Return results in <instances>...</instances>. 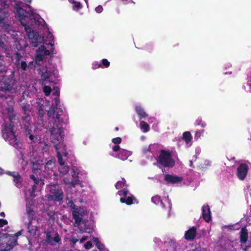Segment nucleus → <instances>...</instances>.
Listing matches in <instances>:
<instances>
[{
	"mask_svg": "<svg viewBox=\"0 0 251 251\" xmlns=\"http://www.w3.org/2000/svg\"><path fill=\"white\" fill-rule=\"evenodd\" d=\"M20 101V105L22 107V109L25 113V114H27L26 112L29 111L30 106L29 104H27L26 103H25V97L24 96H22Z\"/></svg>",
	"mask_w": 251,
	"mask_h": 251,
	"instance_id": "b1692460",
	"label": "nucleus"
},
{
	"mask_svg": "<svg viewBox=\"0 0 251 251\" xmlns=\"http://www.w3.org/2000/svg\"><path fill=\"white\" fill-rule=\"evenodd\" d=\"M87 239V236H83L80 240V242L83 243Z\"/></svg>",
	"mask_w": 251,
	"mask_h": 251,
	"instance_id": "3c124183",
	"label": "nucleus"
},
{
	"mask_svg": "<svg viewBox=\"0 0 251 251\" xmlns=\"http://www.w3.org/2000/svg\"><path fill=\"white\" fill-rule=\"evenodd\" d=\"M21 57V56L19 54L17 53L16 54V58H17V61L16 62V64L17 65L20 66L23 70H25L27 67V64L25 63V62L24 61H22L21 62H20V58Z\"/></svg>",
	"mask_w": 251,
	"mask_h": 251,
	"instance_id": "bb28decb",
	"label": "nucleus"
},
{
	"mask_svg": "<svg viewBox=\"0 0 251 251\" xmlns=\"http://www.w3.org/2000/svg\"><path fill=\"white\" fill-rule=\"evenodd\" d=\"M37 153L36 151H33L30 152V156L31 157L30 161L32 164V170L34 174L38 175L41 173V170L43 167L44 168V172H47L49 174V172H52L55 163V159L52 157L46 162L45 165H43V160H40L37 158Z\"/></svg>",
	"mask_w": 251,
	"mask_h": 251,
	"instance_id": "7ed1b4c3",
	"label": "nucleus"
},
{
	"mask_svg": "<svg viewBox=\"0 0 251 251\" xmlns=\"http://www.w3.org/2000/svg\"><path fill=\"white\" fill-rule=\"evenodd\" d=\"M151 201L156 204H158L160 202L162 206L165 207L169 211L171 208V204L168 198H165L163 201H160V198L158 196H155L152 197Z\"/></svg>",
	"mask_w": 251,
	"mask_h": 251,
	"instance_id": "dca6fc26",
	"label": "nucleus"
},
{
	"mask_svg": "<svg viewBox=\"0 0 251 251\" xmlns=\"http://www.w3.org/2000/svg\"><path fill=\"white\" fill-rule=\"evenodd\" d=\"M116 129L117 130H118V127H116Z\"/></svg>",
	"mask_w": 251,
	"mask_h": 251,
	"instance_id": "0e129e2a",
	"label": "nucleus"
},
{
	"mask_svg": "<svg viewBox=\"0 0 251 251\" xmlns=\"http://www.w3.org/2000/svg\"><path fill=\"white\" fill-rule=\"evenodd\" d=\"M205 125H206V124H202V125H201V126H202V127H204V126H205Z\"/></svg>",
	"mask_w": 251,
	"mask_h": 251,
	"instance_id": "13d9d810",
	"label": "nucleus"
},
{
	"mask_svg": "<svg viewBox=\"0 0 251 251\" xmlns=\"http://www.w3.org/2000/svg\"><path fill=\"white\" fill-rule=\"evenodd\" d=\"M78 174V172L76 171V170H75V168H73V173H72V177L74 179L73 180L78 179H77Z\"/></svg>",
	"mask_w": 251,
	"mask_h": 251,
	"instance_id": "f704fd0d",
	"label": "nucleus"
},
{
	"mask_svg": "<svg viewBox=\"0 0 251 251\" xmlns=\"http://www.w3.org/2000/svg\"><path fill=\"white\" fill-rule=\"evenodd\" d=\"M248 166L245 164H241L237 169V176L240 180H244L248 171Z\"/></svg>",
	"mask_w": 251,
	"mask_h": 251,
	"instance_id": "f3484780",
	"label": "nucleus"
},
{
	"mask_svg": "<svg viewBox=\"0 0 251 251\" xmlns=\"http://www.w3.org/2000/svg\"><path fill=\"white\" fill-rule=\"evenodd\" d=\"M92 244L91 242H90V241L87 242L84 244V247L86 249H90L92 248Z\"/></svg>",
	"mask_w": 251,
	"mask_h": 251,
	"instance_id": "58836bf2",
	"label": "nucleus"
},
{
	"mask_svg": "<svg viewBox=\"0 0 251 251\" xmlns=\"http://www.w3.org/2000/svg\"><path fill=\"white\" fill-rule=\"evenodd\" d=\"M203 131H204L203 130L197 131L195 133V138L196 139H198V138H199L201 136V135L203 134Z\"/></svg>",
	"mask_w": 251,
	"mask_h": 251,
	"instance_id": "c9c22d12",
	"label": "nucleus"
},
{
	"mask_svg": "<svg viewBox=\"0 0 251 251\" xmlns=\"http://www.w3.org/2000/svg\"><path fill=\"white\" fill-rule=\"evenodd\" d=\"M6 3L5 2H0V21H2L5 16L6 12L3 10V9L5 8Z\"/></svg>",
	"mask_w": 251,
	"mask_h": 251,
	"instance_id": "cd10ccee",
	"label": "nucleus"
},
{
	"mask_svg": "<svg viewBox=\"0 0 251 251\" xmlns=\"http://www.w3.org/2000/svg\"><path fill=\"white\" fill-rule=\"evenodd\" d=\"M69 2L73 4V9L74 10L77 11L81 8V4L80 2L75 0H69Z\"/></svg>",
	"mask_w": 251,
	"mask_h": 251,
	"instance_id": "c85d7f7f",
	"label": "nucleus"
},
{
	"mask_svg": "<svg viewBox=\"0 0 251 251\" xmlns=\"http://www.w3.org/2000/svg\"><path fill=\"white\" fill-rule=\"evenodd\" d=\"M8 26H9L8 25H6V27H5V29H8Z\"/></svg>",
	"mask_w": 251,
	"mask_h": 251,
	"instance_id": "052dcab7",
	"label": "nucleus"
},
{
	"mask_svg": "<svg viewBox=\"0 0 251 251\" xmlns=\"http://www.w3.org/2000/svg\"><path fill=\"white\" fill-rule=\"evenodd\" d=\"M39 116H40V117L41 118L43 115H44V111L43 110V109L42 108H40L39 109Z\"/></svg>",
	"mask_w": 251,
	"mask_h": 251,
	"instance_id": "09e8293b",
	"label": "nucleus"
},
{
	"mask_svg": "<svg viewBox=\"0 0 251 251\" xmlns=\"http://www.w3.org/2000/svg\"><path fill=\"white\" fill-rule=\"evenodd\" d=\"M35 22V25H41L43 27L44 29L47 32V35H46L45 41H49V44L51 46L53 45V37L52 34L49 31V28L45 25V21L44 20L39 17V16H37L34 18Z\"/></svg>",
	"mask_w": 251,
	"mask_h": 251,
	"instance_id": "f8f14e48",
	"label": "nucleus"
},
{
	"mask_svg": "<svg viewBox=\"0 0 251 251\" xmlns=\"http://www.w3.org/2000/svg\"><path fill=\"white\" fill-rule=\"evenodd\" d=\"M190 166H192V161L191 160L190 161Z\"/></svg>",
	"mask_w": 251,
	"mask_h": 251,
	"instance_id": "bf43d9fd",
	"label": "nucleus"
},
{
	"mask_svg": "<svg viewBox=\"0 0 251 251\" xmlns=\"http://www.w3.org/2000/svg\"><path fill=\"white\" fill-rule=\"evenodd\" d=\"M22 25L25 27V29L28 34V37L30 45L33 47L41 46L36 50L35 56V62L38 65H41L44 63L46 59L47 56L50 54L51 51L47 50L45 47L42 44L44 43V38L40 36L37 32H35L31 27V25H27L22 21Z\"/></svg>",
	"mask_w": 251,
	"mask_h": 251,
	"instance_id": "f03ea898",
	"label": "nucleus"
},
{
	"mask_svg": "<svg viewBox=\"0 0 251 251\" xmlns=\"http://www.w3.org/2000/svg\"><path fill=\"white\" fill-rule=\"evenodd\" d=\"M27 1H28V2H30L31 1V0H27Z\"/></svg>",
	"mask_w": 251,
	"mask_h": 251,
	"instance_id": "e2e57ef3",
	"label": "nucleus"
},
{
	"mask_svg": "<svg viewBox=\"0 0 251 251\" xmlns=\"http://www.w3.org/2000/svg\"><path fill=\"white\" fill-rule=\"evenodd\" d=\"M0 215L2 217H5V213L3 212H2L0 213Z\"/></svg>",
	"mask_w": 251,
	"mask_h": 251,
	"instance_id": "6e6d98bb",
	"label": "nucleus"
},
{
	"mask_svg": "<svg viewBox=\"0 0 251 251\" xmlns=\"http://www.w3.org/2000/svg\"><path fill=\"white\" fill-rule=\"evenodd\" d=\"M158 162L165 167H172L175 165V161L170 153L164 151H161L160 154Z\"/></svg>",
	"mask_w": 251,
	"mask_h": 251,
	"instance_id": "9b49d317",
	"label": "nucleus"
},
{
	"mask_svg": "<svg viewBox=\"0 0 251 251\" xmlns=\"http://www.w3.org/2000/svg\"><path fill=\"white\" fill-rule=\"evenodd\" d=\"M248 239V232L245 228H243L240 232V240L242 243L247 242Z\"/></svg>",
	"mask_w": 251,
	"mask_h": 251,
	"instance_id": "a878e982",
	"label": "nucleus"
},
{
	"mask_svg": "<svg viewBox=\"0 0 251 251\" xmlns=\"http://www.w3.org/2000/svg\"><path fill=\"white\" fill-rule=\"evenodd\" d=\"M165 244L170 251H174L176 249V244L174 240H171L169 241H166Z\"/></svg>",
	"mask_w": 251,
	"mask_h": 251,
	"instance_id": "393cba45",
	"label": "nucleus"
},
{
	"mask_svg": "<svg viewBox=\"0 0 251 251\" xmlns=\"http://www.w3.org/2000/svg\"><path fill=\"white\" fill-rule=\"evenodd\" d=\"M34 212L33 210L30 208L26 207V215L28 222L27 224V227L28 230V232L32 236H34L38 234V228L36 226L32 225V218L34 216Z\"/></svg>",
	"mask_w": 251,
	"mask_h": 251,
	"instance_id": "9d476101",
	"label": "nucleus"
},
{
	"mask_svg": "<svg viewBox=\"0 0 251 251\" xmlns=\"http://www.w3.org/2000/svg\"><path fill=\"white\" fill-rule=\"evenodd\" d=\"M5 173L13 177V180L15 183L16 186L18 187L21 182V177L19 174L18 172L10 171H7Z\"/></svg>",
	"mask_w": 251,
	"mask_h": 251,
	"instance_id": "aec40b11",
	"label": "nucleus"
},
{
	"mask_svg": "<svg viewBox=\"0 0 251 251\" xmlns=\"http://www.w3.org/2000/svg\"><path fill=\"white\" fill-rule=\"evenodd\" d=\"M7 224L8 222L6 220L0 219V227H3L4 226L6 225Z\"/></svg>",
	"mask_w": 251,
	"mask_h": 251,
	"instance_id": "ea45409f",
	"label": "nucleus"
},
{
	"mask_svg": "<svg viewBox=\"0 0 251 251\" xmlns=\"http://www.w3.org/2000/svg\"><path fill=\"white\" fill-rule=\"evenodd\" d=\"M121 138L120 137H117L113 139L112 142L115 144H119L121 142Z\"/></svg>",
	"mask_w": 251,
	"mask_h": 251,
	"instance_id": "4c0bfd02",
	"label": "nucleus"
},
{
	"mask_svg": "<svg viewBox=\"0 0 251 251\" xmlns=\"http://www.w3.org/2000/svg\"><path fill=\"white\" fill-rule=\"evenodd\" d=\"M44 146H45V147H44V150H45V151H47L49 150V146H48L47 145H46V144H45V145H44Z\"/></svg>",
	"mask_w": 251,
	"mask_h": 251,
	"instance_id": "864d4df0",
	"label": "nucleus"
},
{
	"mask_svg": "<svg viewBox=\"0 0 251 251\" xmlns=\"http://www.w3.org/2000/svg\"><path fill=\"white\" fill-rule=\"evenodd\" d=\"M63 181L68 188L74 187L76 184H79L82 186L81 183L80 182V181L78 179H75L70 181L68 178L65 177L63 179Z\"/></svg>",
	"mask_w": 251,
	"mask_h": 251,
	"instance_id": "4be33fe9",
	"label": "nucleus"
},
{
	"mask_svg": "<svg viewBox=\"0 0 251 251\" xmlns=\"http://www.w3.org/2000/svg\"><path fill=\"white\" fill-rule=\"evenodd\" d=\"M26 217H25L24 218V220H25H25H26ZM25 223H26V221H25Z\"/></svg>",
	"mask_w": 251,
	"mask_h": 251,
	"instance_id": "680f3d73",
	"label": "nucleus"
},
{
	"mask_svg": "<svg viewBox=\"0 0 251 251\" xmlns=\"http://www.w3.org/2000/svg\"><path fill=\"white\" fill-rule=\"evenodd\" d=\"M250 196H251V193H250Z\"/></svg>",
	"mask_w": 251,
	"mask_h": 251,
	"instance_id": "774afa93",
	"label": "nucleus"
},
{
	"mask_svg": "<svg viewBox=\"0 0 251 251\" xmlns=\"http://www.w3.org/2000/svg\"><path fill=\"white\" fill-rule=\"evenodd\" d=\"M29 138H30V139L31 140H32L33 139V135H30L29 136Z\"/></svg>",
	"mask_w": 251,
	"mask_h": 251,
	"instance_id": "4d7b16f0",
	"label": "nucleus"
},
{
	"mask_svg": "<svg viewBox=\"0 0 251 251\" xmlns=\"http://www.w3.org/2000/svg\"><path fill=\"white\" fill-rule=\"evenodd\" d=\"M53 95L57 97L54 99L52 106L48 110L49 127L51 134L50 139L53 143L57 151L58 162L60 165L58 170L60 174L65 175L69 172L70 168L65 163L68 158V152L63 142L62 125L66 122L63 117H61L63 114V110L61 108L58 107L59 100L58 98L59 89L57 87L54 88Z\"/></svg>",
	"mask_w": 251,
	"mask_h": 251,
	"instance_id": "f257e3e1",
	"label": "nucleus"
},
{
	"mask_svg": "<svg viewBox=\"0 0 251 251\" xmlns=\"http://www.w3.org/2000/svg\"><path fill=\"white\" fill-rule=\"evenodd\" d=\"M93 241L96 244V245L97 247V248L99 249H101L100 243H99V242L98 241V239L97 238L93 237Z\"/></svg>",
	"mask_w": 251,
	"mask_h": 251,
	"instance_id": "e433bc0d",
	"label": "nucleus"
},
{
	"mask_svg": "<svg viewBox=\"0 0 251 251\" xmlns=\"http://www.w3.org/2000/svg\"><path fill=\"white\" fill-rule=\"evenodd\" d=\"M202 210L203 219L206 222H209L211 218L209 206L208 205H204L202 206Z\"/></svg>",
	"mask_w": 251,
	"mask_h": 251,
	"instance_id": "6ab92c4d",
	"label": "nucleus"
},
{
	"mask_svg": "<svg viewBox=\"0 0 251 251\" xmlns=\"http://www.w3.org/2000/svg\"><path fill=\"white\" fill-rule=\"evenodd\" d=\"M36 188V185H33L32 187V191L30 192V196L31 197H35V195L33 194V192L34 191L35 189Z\"/></svg>",
	"mask_w": 251,
	"mask_h": 251,
	"instance_id": "49530a36",
	"label": "nucleus"
},
{
	"mask_svg": "<svg viewBox=\"0 0 251 251\" xmlns=\"http://www.w3.org/2000/svg\"><path fill=\"white\" fill-rule=\"evenodd\" d=\"M67 204L71 209L73 218L75 219V225L79 228L81 232H87L85 229H81L79 226L84 224L83 218L86 215V211L80 207H75V205L72 200H69L68 195L66 197Z\"/></svg>",
	"mask_w": 251,
	"mask_h": 251,
	"instance_id": "20e7f679",
	"label": "nucleus"
},
{
	"mask_svg": "<svg viewBox=\"0 0 251 251\" xmlns=\"http://www.w3.org/2000/svg\"><path fill=\"white\" fill-rule=\"evenodd\" d=\"M196 228L195 227H192L185 232V239L189 241L193 240L196 235Z\"/></svg>",
	"mask_w": 251,
	"mask_h": 251,
	"instance_id": "412c9836",
	"label": "nucleus"
},
{
	"mask_svg": "<svg viewBox=\"0 0 251 251\" xmlns=\"http://www.w3.org/2000/svg\"><path fill=\"white\" fill-rule=\"evenodd\" d=\"M77 241V240H75L74 242H76Z\"/></svg>",
	"mask_w": 251,
	"mask_h": 251,
	"instance_id": "69168bd1",
	"label": "nucleus"
},
{
	"mask_svg": "<svg viewBox=\"0 0 251 251\" xmlns=\"http://www.w3.org/2000/svg\"><path fill=\"white\" fill-rule=\"evenodd\" d=\"M131 154V153L129 151H126L124 149L120 150L118 154V157L121 160H126L129 156Z\"/></svg>",
	"mask_w": 251,
	"mask_h": 251,
	"instance_id": "5701e85b",
	"label": "nucleus"
},
{
	"mask_svg": "<svg viewBox=\"0 0 251 251\" xmlns=\"http://www.w3.org/2000/svg\"><path fill=\"white\" fill-rule=\"evenodd\" d=\"M164 179L168 183L175 184L181 182L183 180V178L175 175L166 174Z\"/></svg>",
	"mask_w": 251,
	"mask_h": 251,
	"instance_id": "a211bd4d",
	"label": "nucleus"
},
{
	"mask_svg": "<svg viewBox=\"0 0 251 251\" xmlns=\"http://www.w3.org/2000/svg\"><path fill=\"white\" fill-rule=\"evenodd\" d=\"M49 193L47 197L49 201H60L63 200V193L61 188L57 185H50L48 187Z\"/></svg>",
	"mask_w": 251,
	"mask_h": 251,
	"instance_id": "423d86ee",
	"label": "nucleus"
},
{
	"mask_svg": "<svg viewBox=\"0 0 251 251\" xmlns=\"http://www.w3.org/2000/svg\"><path fill=\"white\" fill-rule=\"evenodd\" d=\"M126 180L123 178L122 180L118 181L115 185V187L117 189H121L124 186L127 187V185L125 183Z\"/></svg>",
	"mask_w": 251,
	"mask_h": 251,
	"instance_id": "2f4dec72",
	"label": "nucleus"
},
{
	"mask_svg": "<svg viewBox=\"0 0 251 251\" xmlns=\"http://www.w3.org/2000/svg\"><path fill=\"white\" fill-rule=\"evenodd\" d=\"M101 66V64L100 63H98V62L95 63L93 65V69H95L97 68H98Z\"/></svg>",
	"mask_w": 251,
	"mask_h": 251,
	"instance_id": "c03bdc74",
	"label": "nucleus"
},
{
	"mask_svg": "<svg viewBox=\"0 0 251 251\" xmlns=\"http://www.w3.org/2000/svg\"><path fill=\"white\" fill-rule=\"evenodd\" d=\"M112 150L114 151H119L121 149H120L119 146L116 145L113 147Z\"/></svg>",
	"mask_w": 251,
	"mask_h": 251,
	"instance_id": "a18cd8bd",
	"label": "nucleus"
},
{
	"mask_svg": "<svg viewBox=\"0 0 251 251\" xmlns=\"http://www.w3.org/2000/svg\"><path fill=\"white\" fill-rule=\"evenodd\" d=\"M0 91L5 94L7 97H12L16 93V88L12 80L3 79L0 82Z\"/></svg>",
	"mask_w": 251,
	"mask_h": 251,
	"instance_id": "1a4fd4ad",
	"label": "nucleus"
},
{
	"mask_svg": "<svg viewBox=\"0 0 251 251\" xmlns=\"http://www.w3.org/2000/svg\"><path fill=\"white\" fill-rule=\"evenodd\" d=\"M250 247V246H246L244 247L243 245H242V248L245 251H248V249Z\"/></svg>",
	"mask_w": 251,
	"mask_h": 251,
	"instance_id": "603ef678",
	"label": "nucleus"
},
{
	"mask_svg": "<svg viewBox=\"0 0 251 251\" xmlns=\"http://www.w3.org/2000/svg\"><path fill=\"white\" fill-rule=\"evenodd\" d=\"M118 194L121 196H123L120 198V201L122 203H126L127 205H130L133 203V201H136V199L134 197L129 193V192L126 190L124 189L121 191H119L118 192Z\"/></svg>",
	"mask_w": 251,
	"mask_h": 251,
	"instance_id": "4468645a",
	"label": "nucleus"
},
{
	"mask_svg": "<svg viewBox=\"0 0 251 251\" xmlns=\"http://www.w3.org/2000/svg\"><path fill=\"white\" fill-rule=\"evenodd\" d=\"M30 178L31 179H32L34 181V182H35L36 184H37V181H38V180H37V179L36 178V177H35V176H34V175H31L30 176Z\"/></svg>",
	"mask_w": 251,
	"mask_h": 251,
	"instance_id": "de8ad7c7",
	"label": "nucleus"
},
{
	"mask_svg": "<svg viewBox=\"0 0 251 251\" xmlns=\"http://www.w3.org/2000/svg\"><path fill=\"white\" fill-rule=\"evenodd\" d=\"M102 64L105 66L106 67H108L109 66L110 63L106 59H103L102 60Z\"/></svg>",
	"mask_w": 251,
	"mask_h": 251,
	"instance_id": "79ce46f5",
	"label": "nucleus"
},
{
	"mask_svg": "<svg viewBox=\"0 0 251 251\" xmlns=\"http://www.w3.org/2000/svg\"><path fill=\"white\" fill-rule=\"evenodd\" d=\"M39 72L41 75L42 79L46 82H51L53 81V76L57 77L56 71L52 69L47 66H43L40 68Z\"/></svg>",
	"mask_w": 251,
	"mask_h": 251,
	"instance_id": "6e6552de",
	"label": "nucleus"
},
{
	"mask_svg": "<svg viewBox=\"0 0 251 251\" xmlns=\"http://www.w3.org/2000/svg\"><path fill=\"white\" fill-rule=\"evenodd\" d=\"M103 10V7L101 5H99L95 8V11L98 13H100Z\"/></svg>",
	"mask_w": 251,
	"mask_h": 251,
	"instance_id": "a19ab883",
	"label": "nucleus"
},
{
	"mask_svg": "<svg viewBox=\"0 0 251 251\" xmlns=\"http://www.w3.org/2000/svg\"><path fill=\"white\" fill-rule=\"evenodd\" d=\"M136 111L138 115L140 116V118H145L147 116V115L144 111V109H142L140 106H136Z\"/></svg>",
	"mask_w": 251,
	"mask_h": 251,
	"instance_id": "c756f323",
	"label": "nucleus"
},
{
	"mask_svg": "<svg viewBox=\"0 0 251 251\" xmlns=\"http://www.w3.org/2000/svg\"><path fill=\"white\" fill-rule=\"evenodd\" d=\"M25 117H23V120L25 121V122L28 123L30 120V117L28 115H26Z\"/></svg>",
	"mask_w": 251,
	"mask_h": 251,
	"instance_id": "37998d69",
	"label": "nucleus"
},
{
	"mask_svg": "<svg viewBox=\"0 0 251 251\" xmlns=\"http://www.w3.org/2000/svg\"><path fill=\"white\" fill-rule=\"evenodd\" d=\"M22 234L21 231H19L17 233L12 234H5V238L8 241L7 246L5 248L1 247L0 249V251H9L17 243V239L19 235Z\"/></svg>",
	"mask_w": 251,
	"mask_h": 251,
	"instance_id": "ddd939ff",
	"label": "nucleus"
},
{
	"mask_svg": "<svg viewBox=\"0 0 251 251\" xmlns=\"http://www.w3.org/2000/svg\"><path fill=\"white\" fill-rule=\"evenodd\" d=\"M183 137L187 143L189 142L191 140V135L189 132H185L183 134Z\"/></svg>",
	"mask_w": 251,
	"mask_h": 251,
	"instance_id": "473e14b6",
	"label": "nucleus"
},
{
	"mask_svg": "<svg viewBox=\"0 0 251 251\" xmlns=\"http://www.w3.org/2000/svg\"><path fill=\"white\" fill-rule=\"evenodd\" d=\"M16 6L15 8L16 9V15L19 17L20 19L21 23L22 24V21L24 22L27 25H29V24H27L25 21H26L27 20H29L30 21V25L31 26H33L35 25V22L34 18L36 17L37 15H30V14L25 10L22 7H21L17 3H15Z\"/></svg>",
	"mask_w": 251,
	"mask_h": 251,
	"instance_id": "0eeeda50",
	"label": "nucleus"
},
{
	"mask_svg": "<svg viewBox=\"0 0 251 251\" xmlns=\"http://www.w3.org/2000/svg\"><path fill=\"white\" fill-rule=\"evenodd\" d=\"M13 124L11 122L5 123L2 126V135L5 141L17 149L21 148L19 143L13 131Z\"/></svg>",
	"mask_w": 251,
	"mask_h": 251,
	"instance_id": "39448f33",
	"label": "nucleus"
},
{
	"mask_svg": "<svg viewBox=\"0 0 251 251\" xmlns=\"http://www.w3.org/2000/svg\"><path fill=\"white\" fill-rule=\"evenodd\" d=\"M3 170L0 168V175H1L3 174Z\"/></svg>",
	"mask_w": 251,
	"mask_h": 251,
	"instance_id": "5fc2aeb1",
	"label": "nucleus"
},
{
	"mask_svg": "<svg viewBox=\"0 0 251 251\" xmlns=\"http://www.w3.org/2000/svg\"><path fill=\"white\" fill-rule=\"evenodd\" d=\"M51 90V88L48 86H44L43 87V91L46 96L50 94Z\"/></svg>",
	"mask_w": 251,
	"mask_h": 251,
	"instance_id": "72a5a7b5",
	"label": "nucleus"
},
{
	"mask_svg": "<svg viewBox=\"0 0 251 251\" xmlns=\"http://www.w3.org/2000/svg\"><path fill=\"white\" fill-rule=\"evenodd\" d=\"M140 126L143 132H146L149 130V126L147 123L142 121L140 123Z\"/></svg>",
	"mask_w": 251,
	"mask_h": 251,
	"instance_id": "7c9ffc66",
	"label": "nucleus"
},
{
	"mask_svg": "<svg viewBox=\"0 0 251 251\" xmlns=\"http://www.w3.org/2000/svg\"><path fill=\"white\" fill-rule=\"evenodd\" d=\"M151 146H149L148 147H147L144 149V151L145 152H146L147 151H150L151 150Z\"/></svg>",
	"mask_w": 251,
	"mask_h": 251,
	"instance_id": "8fccbe9b",
	"label": "nucleus"
},
{
	"mask_svg": "<svg viewBox=\"0 0 251 251\" xmlns=\"http://www.w3.org/2000/svg\"><path fill=\"white\" fill-rule=\"evenodd\" d=\"M85 2H86V3H87V0H85Z\"/></svg>",
	"mask_w": 251,
	"mask_h": 251,
	"instance_id": "338daca9",
	"label": "nucleus"
},
{
	"mask_svg": "<svg viewBox=\"0 0 251 251\" xmlns=\"http://www.w3.org/2000/svg\"><path fill=\"white\" fill-rule=\"evenodd\" d=\"M60 241V238L58 233L53 231L47 234V242L51 245H55Z\"/></svg>",
	"mask_w": 251,
	"mask_h": 251,
	"instance_id": "2eb2a0df",
	"label": "nucleus"
}]
</instances>
